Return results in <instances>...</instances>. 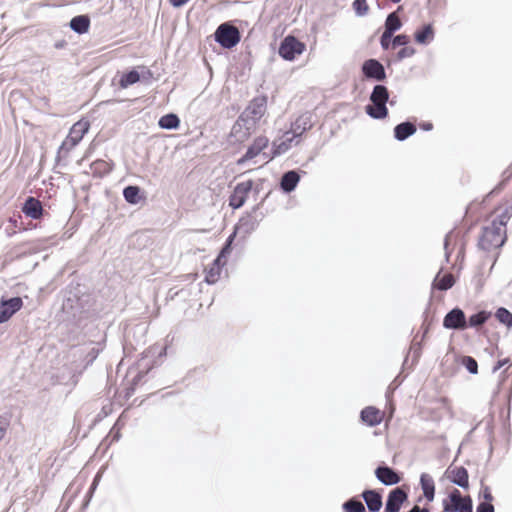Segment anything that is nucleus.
Masks as SVG:
<instances>
[{
	"mask_svg": "<svg viewBox=\"0 0 512 512\" xmlns=\"http://www.w3.org/2000/svg\"><path fill=\"white\" fill-rule=\"evenodd\" d=\"M140 189L137 186H128L123 190V196L128 203L137 204L140 201Z\"/></svg>",
	"mask_w": 512,
	"mask_h": 512,
	"instance_id": "32",
	"label": "nucleus"
},
{
	"mask_svg": "<svg viewBox=\"0 0 512 512\" xmlns=\"http://www.w3.org/2000/svg\"><path fill=\"white\" fill-rule=\"evenodd\" d=\"M91 153H92V148H91V147H89V148L87 149V151L85 152V155H84L83 159H84V158H88V157L91 155Z\"/></svg>",
	"mask_w": 512,
	"mask_h": 512,
	"instance_id": "50",
	"label": "nucleus"
},
{
	"mask_svg": "<svg viewBox=\"0 0 512 512\" xmlns=\"http://www.w3.org/2000/svg\"><path fill=\"white\" fill-rule=\"evenodd\" d=\"M407 493L402 487H397L390 491L385 511L386 512H399L402 504L407 500Z\"/></svg>",
	"mask_w": 512,
	"mask_h": 512,
	"instance_id": "13",
	"label": "nucleus"
},
{
	"mask_svg": "<svg viewBox=\"0 0 512 512\" xmlns=\"http://www.w3.org/2000/svg\"><path fill=\"white\" fill-rule=\"evenodd\" d=\"M453 496H454V490L449 495L450 502L444 503V511L445 512H456L457 511V508L460 505L459 504L460 502H457V501L455 502V500H453Z\"/></svg>",
	"mask_w": 512,
	"mask_h": 512,
	"instance_id": "40",
	"label": "nucleus"
},
{
	"mask_svg": "<svg viewBox=\"0 0 512 512\" xmlns=\"http://www.w3.org/2000/svg\"><path fill=\"white\" fill-rule=\"evenodd\" d=\"M23 306L20 297L0 301V323L8 321Z\"/></svg>",
	"mask_w": 512,
	"mask_h": 512,
	"instance_id": "11",
	"label": "nucleus"
},
{
	"mask_svg": "<svg viewBox=\"0 0 512 512\" xmlns=\"http://www.w3.org/2000/svg\"><path fill=\"white\" fill-rule=\"evenodd\" d=\"M401 27V21L395 12L388 15L385 22V30L394 33Z\"/></svg>",
	"mask_w": 512,
	"mask_h": 512,
	"instance_id": "34",
	"label": "nucleus"
},
{
	"mask_svg": "<svg viewBox=\"0 0 512 512\" xmlns=\"http://www.w3.org/2000/svg\"><path fill=\"white\" fill-rule=\"evenodd\" d=\"M119 436H120L119 429H117L116 432L112 436L113 437L112 441L118 440Z\"/></svg>",
	"mask_w": 512,
	"mask_h": 512,
	"instance_id": "49",
	"label": "nucleus"
},
{
	"mask_svg": "<svg viewBox=\"0 0 512 512\" xmlns=\"http://www.w3.org/2000/svg\"><path fill=\"white\" fill-rule=\"evenodd\" d=\"M410 42V37L408 35H397L392 41V47L396 48L397 46H407Z\"/></svg>",
	"mask_w": 512,
	"mask_h": 512,
	"instance_id": "39",
	"label": "nucleus"
},
{
	"mask_svg": "<svg viewBox=\"0 0 512 512\" xmlns=\"http://www.w3.org/2000/svg\"><path fill=\"white\" fill-rule=\"evenodd\" d=\"M171 5L174 7H180L187 3L189 0H169Z\"/></svg>",
	"mask_w": 512,
	"mask_h": 512,
	"instance_id": "47",
	"label": "nucleus"
},
{
	"mask_svg": "<svg viewBox=\"0 0 512 512\" xmlns=\"http://www.w3.org/2000/svg\"><path fill=\"white\" fill-rule=\"evenodd\" d=\"M450 479L453 483L460 487L467 488L469 486V476L467 470L460 466L455 467L450 471Z\"/></svg>",
	"mask_w": 512,
	"mask_h": 512,
	"instance_id": "22",
	"label": "nucleus"
},
{
	"mask_svg": "<svg viewBox=\"0 0 512 512\" xmlns=\"http://www.w3.org/2000/svg\"><path fill=\"white\" fill-rule=\"evenodd\" d=\"M70 28L78 34L87 33L90 28V18L88 15H78L71 19Z\"/></svg>",
	"mask_w": 512,
	"mask_h": 512,
	"instance_id": "21",
	"label": "nucleus"
},
{
	"mask_svg": "<svg viewBox=\"0 0 512 512\" xmlns=\"http://www.w3.org/2000/svg\"><path fill=\"white\" fill-rule=\"evenodd\" d=\"M496 318L499 322L511 327L512 326V313H510L506 308H499L495 314Z\"/></svg>",
	"mask_w": 512,
	"mask_h": 512,
	"instance_id": "36",
	"label": "nucleus"
},
{
	"mask_svg": "<svg viewBox=\"0 0 512 512\" xmlns=\"http://www.w3.org/2000/svg\"><path fill=\"white\" fill-rule=\"evenodd\" d=\"M408 512H429L427 508H421L418 505H415L410 511Z\"/></svg>",
	"mask_w": 512,
	"mask_h": 512,
	"instance_id": "48",
	"label": "nucleus"
},
{
	"mask_svg": "<svg viewBox=\"0 0 512 512\" xmlns=\"http://www.w3.org/2000/svg\"><path fill=\"white\" fill-rule=\"evenodd\" d=\"M434 38V30L431 24L425 25L421 30L416 31L415 41L419 44H427Z\"/></svg>",
	"mask_w": 512,
	"mask_h": 512,
	"instance_id": "27",
	"label": "nucleus"
},
{
	"mask_svg": "<svg viewBox=\"0 0 512 512\" xmlns=\"http://www.w3.org/2000/svg\"><path fill=\"white\" fill-rule=\"evenodd\" d=\"M89 128L90 122L85 118L74 123L59 147L58 154L67 156L81 142L85 134L89 131Z\"/></svg>",
	"mask_w": 512,
	"mask_h": 512,
	"instance_id": "2",
	"label": "nucleus"
},
{
	"mask_svg": "<svg viewBox=\"0 0 512 512\" xmlns=\"http://www.w3.org/2000/svg\"><path fill=\"white\" fill-rule=\"evenodd\" d=\"M366 112L375 119H383L388 114L386 104L381 102H372V105H367Z\"/></svg>",
	"mask_w": 512,
	"mask_h": 512,
	"instance_id": "24",
	"label": "nucleus"
},
{
	"mask_svg": "<svg viewBox=\"0 0 512 512\" xmlns=\"http://www.w3.org/2000/svg\"><path fill=\"white\" fill-rule=\"evenodd\" d=\"M505 365L511 366L512 365V361L509 358H504V359L498 360V362L496 363V365L493 368V371L496 372V371H498L499 369H501Z\"/></svg>",
	"mask_w": 512,
	"mask_h": 512,
	"instance_id": "45",
	"label": "nucleus"
},
{
	"mask_svg": "<svg viewBox=\"0 0 512 512\" xmlns=\"http://www.w3.org/2000/svg\"><path fill=\"white\" fill-rule=\"evenodd\" d=\"M113 167V161L104 159H97L90 165L91 174L95 178H102L108 175L113 170Z\"/></svg>",
	"mask_w": 512,
	"mask_h": 512,
	"instance_id": "18",
	"label": "nucleus"
},
{
	"mask_svg": "<svg viewBox=\"0 0 512 512\" xmlns=\"http://www.w3.org/2000/svg\"><path fill=\"white\" fill-rule=\"evenodd\" d=\"M512 218V200L497 205L486 217L478 240L480 249L491 252L501 248L507 240V223Z\"/></svg>",
	"mask_w": 512,
	"mask_h": 512,
	"instance_id": "1",
	"label": "nucleus"
},
{
	"mask_svg": "<svg viewBox=\"0 0 512 512\" xmlns=\"http://www.w3.org/2000/svg\"><path fill=\"white\" fill-rule=\"evenodd\" d=\"M393 3H398L400 2L401 0H391Z\"/></svg>",
	"mask_w": 512,
	"mask_h": 512,
	"instance_id": "52",
	"label": "nucleus"
},
{
	"mask_svg": "<svg viewBox=\"0 0 512 512\" xmlns=\"http://www.w3.org/2000/svg\"><path fill=\"white\" fill-rule=\"evenodd\" d=\"M153 78V72L147 66L140 65L137 66V69L123 73L119 79L118 84L120 88L126 89L127 87L141 80L143 82L149 83Z\"/></svg>",
	"mask_w": 512,
	"mask_h": 512,
	"instance_id": "6",
	"label": "nucleus"
},
{
	"mask_svg": "<svg viewBox=\"0 0 512 512\" xmlns=\"http://www.w3.org/2000/svg\"><path fill=\"white\" fill-rule=\"evenodd\" d=\"M420 482H421V487H422L424 496L430 501L433 500L435 485H434V481H433L432 477H430L427 474H422L421 478H420Z\"/></svg>",
	"mask_w": 512,
	"mask_h": 512,
	"instance_id": "28",
	"label": "nucleus"
},
{
	"mask_svg": "<svg viewBox=\"0 0 512 512\" xmlns=\"http://www.w3.org/2000/svg\"><path fill=\"white\" fill-rule=\"evenodd\" d=\"M362 72L365 77L377 81H383L386 78L383 65L375 59L366 60L362 65Z\"/></svg>",
	"mask_w": 512,
	"mask_h": 512,
	"instance_id": "12",
	"label": "nucleus"
},
{
	"mask_svg": "<svg viewBox=\"0 0 512 512\" xmlns=\"http://www.w3.org/2000/svg\"><path fill=\"white\" fill-rule=\"evenodd\" d=\"M232 240L233 236H230L218 257L205 270V281L208 284H214L220 279L222 268L226 265V256L230 253Z\"/></svg>",
	"mask_w": 512,
	"mask_h": 512,
	"instance_id": "4",
	"label": "nucleus"
},
{
	"mask_svg": "<svg viewBox=\"0 0 512 512\" xmlns=\"http://www.w3.org/2000/svg\"><path fill=\"white\" fill-rule=\"evenodd\" d=\"M362 497L367 504L369 511L377 512L382 507V496L376 490H365Z\"/></svg>",
	"mask_w": 512,
	"mask_h": 512,
	"instance_id": "19",
	"label": "nucleus"
},
{
	"mask_svg": "<svg viewBox=\"0 0 512 512\" xmlns=\"http://www.w3.org/2000/svg\"><path fill=\"white\" fill-rule=\"evenodd\" d=\"M415 54V49L411 46H405L401 50H399L397 54V58L402 60L404 58H409Z\"/></svg>",
	"mask_w": 512,
	"mask_h": 512,
	"instance_id": "41",
	"label": "nucleus"
},
{
	"mask_svg": "<svg viewBox=\"0 0 512 512\" xmlns=\"http://www.w3.org/2000/svg\"><path fill=\"white\" fill-rule=\"evenodd\" d=\"M266 112V100L265 98H255L251 101L247 107L245 113L247 117L255 123L259 121Z\"/></svg>",
	"mask_w": 512,
	"mask_h": 512,
	"instance_id": "15",
	"label": "nucleus"
},
{
	"mask_svg": "<svg viewBox=\"0 0 512 512\" xmlns=\"http://www.w3.org/2000/svg\"><path fill=\"white\" fill-rule=\"evenodd\" d=\"M481 494H482V497H483V501L482 502L492 503L494 498H493V495L491 493L490 487H488V486L482 487Z\"/></svg>",
	"mask_w": 512,
	"mask_h": 512,
	"instance_id": "43",
	"label": "nucleus"
},
{
	"mask_svg": "<svg viewBox=\"0 0 512 512\" xmlns=\"http://www.w3.org/2000/svg\"><path fill=\"white\" fill-rule=\"evenodd\" d=\"M269 146V139L260 135L256 137L247 148L246 153L238 159L237 164H243L259 156Z\"/></svg>",
	"mask_w": 512,
	"mask_h": 512,
	"instance_id": "8",
	"label": "nucleus"
},
{
	"mask_svg": "<svg viewBox=\"0 0 512 512\" xmlns=\"http://www.w3.org/2000/svg\"><path fill=\"white\" fill-rule=\"evenodd\" d=\"M453 500L460 502L456 512H473L472 499L470 496H462L459 490L454 489Z\"/></svg>",
	"mask_w": 512,
	"mask_h": 512,
	"instance_id": "26",
	"label": "nucleus"
},
{
	"mask_svg": "<svg viewBox=\"0 0 512 512\" xmlns=\"http://www.w3.org/2000/svg\"><path fill=\"white\" fill-rule=\"evenodd\" d=\"M344 512H365V506L363 503L355 498L346 501L343 504Z\"/></svg>",
	"mask_w": 512,
	"mask_h": 512,
	"instance_id": "33",
	"label": "nucleus"
},
{
	"mask_svg": "<svg viewBox=\"0 0 512 512\" xmlns=\"http://www.w3.org/2000/svg\"><path fill=\"white\" fill-rule=\"evenodd\" d=\"M305 49V43L299 41L292 35H288L280 44L279 55L287 61H293L298 55H301Z\"/></svg>",
	"mask_w": 512,
	"mask_h": 512,
	"instance_id": "7",
	"label": "nucleus"
},
{
	"mask_svg": "<svg viewBox=\"0 0 512 512\" xmlns=\"http://www.w3.org/2000/svg\"><path fill=\"white\" fill-rule=\"evenodd\" d=\"M460 363L471 373V374H477L478 373V363L477 361L471 357V356H462L460 359Z\"/></svg>",
	"mask_w": 512,
	"mask_h": 512,
	"instance_id": "35",
	"label": "nucleus"
},
{
	"mask_svg": "<svg viewBox=\"0 0 512 512\" xmlns=\"http://www.w3.org/2000/svg\"><path fill=\"white\" fill-rule=\"evenodd\" d=\"M476 512H494V506L492 503L480 502L476 508Z\"/></svg>",
	"mask_w": 512,
	"mask_h": 512,
	"instance_id": "44",
	"label": "nucleus"
},
{
	"mask_svg": "<svg viewBox=\"0 0 512 512\" xmlns=\"http://www.w3.org/2000/svg\"><path fill=\"white\" fill-rule=\"evenodd\" d=\"M22 211L32 219H40L43 215V206L38 199L29 196L22 207Z\"/></svg>",
	"mask_w": 512,
	"mask_h": 512,
	"instance_id": "17",
	"label": "nucleus"
},
{
	"mask_svg": "<svg viewBox=\"0 0 512 512\" xmlns=\"http://www.w3.org/2000/svg\"><path fill=\"white\" fill-rule=\"evenodd\" d=\"M416 132V126L410 122L398 124L394 129L395 138L403 141Z\"/></svg>",
	"mask_w": 512,
	"mask_h": 512,
	"instance_id": "23",
	"label": "nucleus"
},
{
	"mask_svg": "<svg viewBox=\"0 0 512 512\" xmlns=\"http://www.w3.org/2000/svg\"><path fill=\"white\" fill-rule=\"evenodd\" d=\"M491 317V312L488 311H480L476 314H473L467 320L468 327H480Z\"/></svg>",
	"mask_w": 512,
	"mask_h": 512,
	"instance_id": "29",
	"label": "nucleus"
},
{
	"mask_svg": "<svg viewBox=\"0 0 512 512\" xmlns=\"http://www.w3.org/2000/svg\"><path fill=\"white\" fill-rule=\"evenodd\" d=\"M299 180H300V175L296 171L291 170V171L286 172L282 176L280 186L285 192L289 193L296 188Z\"/></svg>",
	"mask_w": 512,
	"mask_h": 512,
	"instance_id": "20",
	"label": "nucleus"
},
{
	"mask_svg": "<svg viewBox=\"0 0 512 512\" xmlns=\"http://www.w3.org/2000/svg\"><path fill=\"white\" fill-rule=\"evenodd\" d=\"M215 40L223 47L230 49L236 46L240 40V32L237 27L229 24L223 23L218 26L215 31Z\"/></svg>",
	"mask_w": 512,
	"mask_h": 512,
	"instance_id": "5",
	"label": "nucleus"
},
{
	"mask_svg": "<svg viewBox=\"0 0 512 512\" xmlns=\"http://www.w3.org/2000/svg\"><path fill=\"white\" fill-rule=\"evenodd\" d=\"M375 476L385 485H394L401 481V476L392 468L387 466L377 467L375 470Z\"/></svg>",
	"mask_w": 512,
	"mask_h": 512,
	"instance_id": "16",
	"label": "nucleus"
},
{
	"mask_svg": "<svg viewBox=\"0 0 512 512\" xmlns=\"http://www.w3.org/2000/svg\"><path fill=\"white\" fill-rule=\"evenodd\" d=\"M423 127H424V129L429 130V129L432 128V124H427V125H425Z\"/></svg>",
	"mask_w": 512,
	"mask_h": 512,
	"instance_id": "51",
	"label": "nucleus"
},
{
	"mask_svg": "<svg viewBox=\"0 0 512 512\" xmlns=\"http://www.w3.org/2000/svg\"><path fill=\"white\" fill-rule=\"evenodd\" d=\"M360 418L364 424L373 427L383 421L384 412L374 406H367L361 411Z\"/></svg>",
	"mask_w": 512,
	"mask_h": 512,
	"instance_id": "14",
	"label": "nucleus"
},
{
	"mask_svg": "<svg viewBox=\"0 0 512 512\" xmlns=\"http://www.w3.org/2000/svg\"><path fill=\"white\" fill-rule=\"evenodd\" d=\"M7 427L8 423L0 420V440L4 437Z\"/></svg>",
	"mask_w": 512,
	"mask_h": 512,
	"instance_id": "46",
	"label": "nucleus"
},
{
	"mask_svg": "<svg viewBox=\"0 0 512 512\" xmlns=\"http://www.w3.org/2000/svg\"><path fill=\"white\" fill-rule=\"evenodd\" d=\"M159 126L163 129H176L180 124V120L176 114H166L159 119Z\"/></svg>",
	"mask_w": 512,
	"mask_h": 512,
	"instance_id": "31",
	"label": "nucleus"
},
{
	"mask_svg": "<svg viewBox=\"0 0 512 512\" xmlns=\"http://www.w3.org/2000/svg\"><path fill=\"white\" fill-rule=\"evenodd\" d=\"M443 326L446 329L465 330L468 328L465 313L460 308H454L449 311L444 319Z\"/></svg>",
	"mask_w": 512,
	"mask_h": 512,
	"instance_id": "9",
	"label": "nucleus"
},
{
	"mask_svg": "<svg viewBox=\"0 0 512 512\" xmlns=\"http://www.w3.org/2000/svg\"><path fill=\"white\" fill-rule=\"evenodd\" d=\"M389 98L388 90L383 85H376L372 91V94L370 96L371 102H381V103H387Z\"/></svg>",
	"mask_w": 512,
	"mask_h": 512,
	"instance_id": "30",
	"label": "nucleus"
},
{
	"mask_svg": "<svg viewBox=\"0 0 512 512\" xmlns=\"http://www.w3.org/2000/svg\"><path fill=\"white\" fill-rule=\"evenodd\" d=\"M353 8L356 13L361 16L365 15L369 10V6L366 0H355L353 2Z\"/></svg>",
	"mask_w": 512,
	"mask_h": 512,
	"instance_id": "38",
	"label": "nucleus"
},
{
	"mask_svg": "<svg viewBox=\"0 0 512 512\" xmlns=\"http://www.w3.org/2000/svg\"><path fill=\"white\" fill-rule=\"evenodd\" d=\"M455 283V279L451 273H446L444 275H437L433 286L434 288L444 291L450 289Z\"/></svg>",
	"mask_w": 512,
	"mask_h": 512,
	"instance_id": "25",
	"label": "nucleus"
},
{
	"mask_svg": "<svg viewBox=\"0 0 512 512\" xmlns=\"http://www.w3.org/2000/svg\"><path fill=\"white\" fill-rule=\"evenodd\" d=\"M466 239L465 232L460 228L451 230L445 237L444 249L447 261L452 254L456 253L457 259L463 258L465 253Z\"/></svg>",
	"mask_w": 512,
	"mask_h": 512,
	"instance_id": "3",
	"label": "nucleus"
},
{
	"mask_svg": "<svg viewBox=\"0 0 512 512\" xmlns=\"http://www.w3.org/2000/svg\"><path fill=\"white\" fill-rule=\"evenodd\" d=\"M253 183L251 180L238 183L229 197V205L234 208H240L246 201Z\"/></svg>",
	"mask_w": 512,
	"mask_h": 512,
	"instance_id": "10",
	"label": "nucleus"
},
{
	"mask_svg": "<svg viewBox=\"0 0 512 512\" xmlns=\"http://www.w3.org/2000/svg\"><path fill=\"white\" fill-rule=\"evenodd\" d=\"M291 141H292V139H289L288 143L287 142H281L279 144H276L274 142V149H273L272 156L268 157L267 161L273 159L277 155H280V154L286 152L290 148Z\"/></svg>",
	"mask_w": 512,
	"mask_h": 512,
	"instance_id": "37",
	"label": "nucleus"
},
{
	"mask_svg": "<svg viewBox=\"0 0 512 512\" xmlns=\"http://www.w3.org/2000/svg\"><path fill=\"white\" fill-rule=\"evenodd\" d=\"M393 36V33L385 30L380 38V44L383 49H388L390 46L391 38Z\"/></svg>",
	"mask_w": 512,
	"mask_h": 512,
	"instance_id": "42",
	"label": "nucleus"
}]
</instances>
